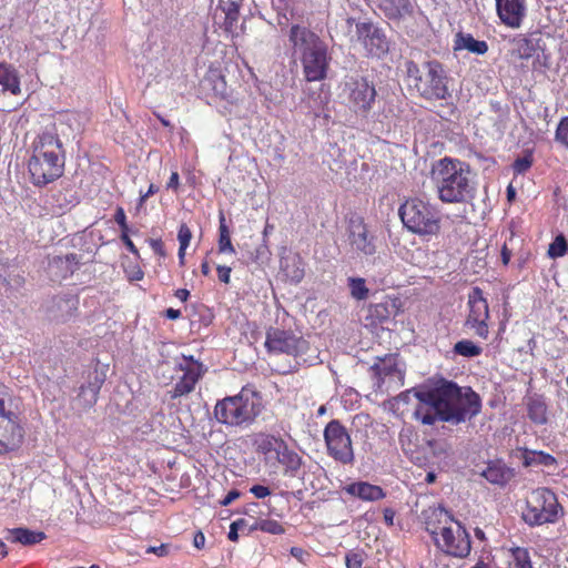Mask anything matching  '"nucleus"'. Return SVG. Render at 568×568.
<instances>
[{
    "label": "nucleus",
    "mask_w": 568,
    "mask_h": 568,
    "mask_svg": "<svg viewBox=\"0 0 568 568\" xmlns=\"http://www.w3.org/2000/svg\"><path fill=\"white\" fill-rule=\"evenodd\" d=\"M418 400L414 417L423 425H434L437 420L458 425L480 413L481 399L470 387H460L445 378L412 388Z\"/></svg>",
    "instance_id": "f257e3e1"
},
{
    "label": "nucleus",
    "mask_w": 568,
    "mask_h": 568,
    "mask_svg": "<svg viewBox=\"0 0 568 568\" xmlns=\"http://www.w3.org/2000/svg\"><path fill=\"white\" fill-rule=\"evenodd\" d=\"M437 197L447 204H465L476 194V173L469 163L445 156L435 161L430 169Z\"/></svg>",
    "instance_id": "f03ea898"
},
{
    "label": "nucleus",
    "mask_w": 568,
    "mask_h": 568,
    "mask_svg": "<svg viewBox=\"0 0 568 568\" xmlns=\"http://www.w3.org/2000/svg\"><path fill=\"white\" fill-rule=\"evenodd\" d=\"M29 172L33 184L45 185L59 179L64 171V150L55 125L47 126L32 145Z\"/></svg>",
    "instance_id": "7ed1b4c3"
},
{
    "label": "nucleus",
    "mask_w": 568,
    "mask_h": 568,
    "mask_svg": "<svg viewBox=\"0 0 568 568\" xmlns=\"http://www.w3.org/2000/svg\"><path fill=\"white\" fill-rule=\"evenodd\" d=\"M425 528L438 549L456 558L470 554V537L460 524L443 507H432L425 513Z\"/></svg>",
    "instance_id": "20e7f679"
},
{
    "label": "nucleus",
    "mask_w": 568,
    "mask_h": 568,
    "mask_svg": "<svg viewBox=\"0 0 568 568\" xmlns=\"http://www.w3.org/2000/svg\"><path fill=\"white\" fill-rule=\"evenodd\" d=\"M288 41L294 53L300 57L305 80H324L331 61L327 44L315 32L301 24L290 28Z\"/></svg>",
    "instance_id": "39448f33"
},
{
    "label": "nucleus",
    "mask_w": 568,
    "mask_h": 568,
    "mask_svg": "<svg viewBox=\"0 0 568 568\" xmlns=\"http://www.w3.org/2000/svg\"><path fill=\"white\" fill-rule=\"evenodd\" d=\"M262 410V399L257 393L243 388L237 395L219 400L214 417L227 426L252 424Z\"/></svg>",
    "instance_id": "423d86ee"
},
{
    "label": "nucleus",
    "mask_w": 568,
    "mask_h": 568,
    "mask_svg": "<svg viewBox=\"0 0 568 568\" xmlns=\"http://www.w3.org/2000/svg\"><path fill=\"white\" fill-rule=\"evenodd\" d=\"M20 398L0 382V455L14 450L23 439Z\"/></svg>",
    "instance_id": "0eeeda50"
},
{
    "label": "nucleus",
    "mask_w": 568,
    "mask_h": 568,
    "mask_svg": "<svg viewBox=\"0 0 568 568\" xmlns=\"http://www.w3.org/2000/svg\"><path fill=\"white\" fill-rule=\"evenodd\" d=\"M407 77L410 84L426 100H445L450 97L447 78L440 63L425 62L418 67L415 62L406 63Z\"/></svg>",
    "instance_id": "6e6552de"
},
{
    "label": "nucleus",
    "mask_w": 568,
    "mask_h": 568,
    "mask_svg": "<svg viewBox=\"0 0 568 568\" xmlns=\"http://www.w3.org/2000/svg\"><path fill=\"white\" fill-rule=\"evenodd\" d=\"M404 226L419 236H434L440 231L439 212L428 202L419 199L407 200L399 207Z\"/></svg>",
    "instance_id": "1a4fd4ad"
},
{
    "label": "nucleus",
    "mask_w": 568,
    "mask_h": 568,
    "mask_svg": "<svg viewBox=\"0 0 568 568\" xmlns=\"http://www.w3.org/2000/svg\"><path fill=\"white\" fill-rule=\"evenodd\" d=\"M565 514L554 491L546 487L534 489L526 498L523 520L530 527L557 523Z\"/></svg>",
    "instance_id": "9d476101"
},
{
    "label": "nucleus",
    "mask_w": 568,
    "mask_h": 568,
    "mask_svg": "<svg viewBox=\"0 0 568 568\" xmlns=\"http://www.w3.org/2000/svg\"><path fill=\"white\" fill-rule=\"evenodd\" d=\"M343 93L351 110L366 118L376 101V89L365 77H351L344 82Z\"/></svg>",
    "instance_id": "9b49d317"
},
{
    "label": "nucleus",
    "mask_w": 568,
    "mask_h": 568,
    "mask_svg": "<svg viewBox=\"0 0 568 568\" xmlns=\"http://www.w3.org/2000/svg\"><path fill=\"white\" fill-rule=\"evenodd\" d=\"M324 439L331 457L345 465L353 464L354 450L352 439L347 429L339 420L333 419L326 425Z\"/></svg>",
    "instance_id": "f8f14e48"
},
{
    "label": "nucleus",
    "mask_w": 568,
    "mask_h": 568,
    "mask_svg": "<svg viewBox=\"0 0 568 568\" xmlns=\"http://www.w3.org/2000/svg\"><path fill=\"white\" fill-rule=\"evenodd\" d=\"M109 365L95 364L92 372H89L85 383L79 387L78 395L72 403L79 412L91 409L98 402V396L102 385L106 379Z\"/></svg>",
    "instance_id": "ddd939ff"
},
{
    "label": "nucleus",
    "mask_w": 568,
    "mask_h": 568,
    "mask_svg": "<svg viewBox=\"0 0 568 568\" xmlns=\"http://www.w3.org/2000/svg\"><path fill=\"white\" fill-rule=\"evenodd\" d=\"M356 39L363 45L366 54L382 58L389 51V41L384 30L372 22H357L355 24Z\"/></svg>",
    "instance_id": "4468645a"
},
{
    "label": "nucleus",
    "mask_w": 568,
    "mask_h": 568,
    "mask_svg": "<svg viewBox=\"0 0 568 568\" xmlns=\"http://www.w3.org/2000/svg\"><path fill=\"white\" fill-rule=\"evenodd\" d=\"M265 346L268 352L284 353L294 357H301L308 349L307 341L280 328L267 331Z\"/></svg>",
    "instance_id": "2eb2a0df"
},
{
    "label": "nucleus",
    "mask_w": 568,
    "mask_h": 568,
    "mask_svg": "<svg viewBox=\"0 0 568 568\" xmlns=\"http://www.w3.org/2000/svg\"><path fill=\"white\" fill-rule=\"evenodd\" d=\"M469 314L465 321V326L475 331L476 335L486 339L489 334L487 321L489 318V308L484 293L479 287H473L468 294Z\"/></svg>",
    "instance_id": "dca6fc26"
},
{
    "label": "nucleus",
    "mask_w": 568,
    "mask_h": 568,
    "mask_svg": "<svg viewBox=\"0 0 568 568\" xmlns=\"http://www.w3.org/2000/svg\"><path fill=\"white\" fill-rule=\"evenodd\" d=\"M347 232L349 246L358 256H372L376 253V237L362 217H352Z\"/></svg>",
    "instance_id": "f3484780"
},
{
    "label": "nucleus",
    "mask_w": 568,
    "mask_h": 568,
    "mask_svg": "<svg viewBox=\"0 0 568 568\" xmlns=\"http://www.w3.org/2000/svg\"><path fill=\"white\" fill-rule=\"evenodd\" d=\"M372 371L378 379V387L388 383V386H402L404 384V371L399 365L398 355L388 354L372 366Z\"/></svg>",
    "instance_id": "a211bd4d"
},
{
    "label": "nucleus",
    "mask_w": 568,
    "mask_h": 568,
    "mask_svg": "<svg viewBox=\"0 0 568 568\" xmlns=\"http://www.w3.org/2000/svg\"><path fill=\"white\" fill-rule=\"evenodd\" d=\"M183 376L176 382L174 387L169 392L172 399L185 396L194 390L196 383L202 378L206 368L200 362L179 364Z\"/></svg>",
    "instance_id": "6ab92c4d"
},
{
    "label": "nucleus",
    "mask_w": 568,
    "mask_h": 568,
    "mask_svg": "<svg viewBox=\"0 0 568 568\" xmlns=\"http://www.w3.org/2000/svg\"><path fill=\"white\" fill-rule=\"evenodd\" d=\"M496 12L501 23L511 29L521 27L526 17L525 0H495Z\"/></svg>",
    "instance_id": "aec40b11"
},
{
    "label": "nucleus",
    "mask_w": 568,
    "mask_h": 568,
    "mask_svg": "<svg viewBox=\"0 0 568 568\" xmlns=\"http://www.w3.org/2000/svg\"><path fill=\"white\" fill-rule=\"evenodd\" d=\"M480 475L490 484L506 486L516 475L515 469L508 467L503 460H489Z\"/></svg>",
    "instance_id": "412c9836"
},
{
    "label": "nucleus",
    "mask_w": 568,
    "mask_h": 568,
    "mask_svg": "<svg viewBox=\"0 0 568 568\" xmlns=\"http://www.w3.org/2000/svg\"><path fill=\"white\" fill-rule=\"evenodd\" d=\"M273 458L284 466V474L291 477H295L302 466L301 456L291 449L284 440L281 446L277 447Z\"/></svg>",
    "instance_id": "4be33fe9"
},
{
    "label": "nucleus",
    "mask_w": 568,
    "mask_h": 568,
    "mask_svg": "<svg viewBox=\"0 0 568 568\" xmlns=\"http://www.w3.org/2000/svg\"><path fill=\"white\" fill-rule=\"evenodd\" d=\"M379 9L389 20H402L414 12L410 0H379Z\"/></svg>",
    "instance_id": "5701e85b"
},
{
    "label": "nucleus",
    "mask_w": 568,
    "mask_h": 568,
    "mask_svg": "<svg viewBox=\"0 0 568 568\" xmlns=\"http://www.w3.org/2000/svg\"><path fill=\"white\" fill-rule=\"evenodd\" d=\"M528 418L536 425H545L548 422V406L545 397L534 394L526 400Z\"/></svg>",
    "instance_id": "b1692460"
},
{
    "label": "nucleus",
    "mask_w": 568,
    "mask_h": 568,
    "mask_svg": "<svg viewBox=\"0 0 568 568\" xmlns=\"http://www.w3.org/2000/svg\"><path fill=\"white\" fill-rule=\"evenodd\" d=\"M79 266L77 254L54 256L49 263V270L58 278H67L74 273Z\"/></svg>",
    "instance_id": "393cba45"
},
{
    "label": "nucleus",
    "mask_w": 568,
    "mask_h": 568,
    "mask_svg": "<svg viewBox=\"0 0 568 568\" xmlns=\"http://www.w3.org/2000/svg\"><path fill=\"white\" fill-rule=\"evenodd\" d=\"M345 490L347 494L367 501L379 500L385 496L379 486L366 481L353 483Z\"/></svg>",
    "instance_id": "a878e982"
},
{
    "label": "nucleus",
    "mask_w": 568,
    "mask_h": 568,
    "mask_svg": "<svg viewBox=\"0 0 568 568\" xmlns=\"http://www.w3.org/2000/svg\"><path fill=\"white\" fill-rule=\"evenodd\" d=\"M281 270L292 283H300L304 277V262L297 254L281 258Z\"/></svg>",
    "instance_id": "bb28decb"
},
{
    "label": "nucleus",
    "mask_w": 568,
    "mask_h": 568,
    "mask_svg": "<svg viewBox=\"0 0 568 568\" xmlns=\"http://www.w3.org/2000/svg\"><path fill=\"white\" fill-rule=\"evenodd\" d=\"M399 312V302L396 298H385L384 301L371 305L369 314L373 318L383 323L390 317H395Z\"/></svg>",
    "instance_id": "cd10ccee"
},
{
    "label": "nucleus",
    "mask_w": 568,
    "mask_h": 568,
    "mask_svg": "<svg viewBox=\"0 0 568 568\" xmlns=\"http://www.w3.org/2000/svg\"><path fill=\"white\" fill-rule=\"evenodd\" d=\"M9 536L6 538L12 542H20L22 545L31 546L39 544L45 538L44 532L33 531L27 528H14L8 530Z\"/></svg>",
    "instance_id": "c85d7f7f"
},
{
    "label": "nucleus",
    "mask_w": 568,
    "mask_h": 568,
    "mask_svg": "<svg viewBox=\"0 0 568 568\" xmlns=\"http://www.w3.org/2000/svg\"><path fill=\"white\" fill-rule=\"evenodd\" d=\"M455 50H467L475 54H485L488 51V44L486 41L476 40L469 33H458L455 40Z\"/></svg>",
    "instance_id": "c756f323"
},
{
    "label": "nucleus",
    "mask_w": 568,
    "mask_h": 568,
    "mask_svg": "<svg viewBox=\"0 0 568 568\" xmlns=\"http://www.w3.org/2000/svg\"><path fill=\"white\" fill-rule=\"evenodd\" d=\"M0 85L2 91H9L14 95L20 93V81L13 67L0 63Z\"/></svg>",
    "instance_id": "7c9ffc66"
},
{
    "label": "nucleus",
    "mask_w": 568,
    "mask_h": 568,
    "mask_svg": "<svg viewBox=\"0 0 568 568\" xmlns=\"http://www.w3.org/2000/svg\"><path fill=\"white\" fill-rule=\"evenodd\" d=\"M219 233V252L222 254L235 253V248L231 241V232L226 225L225 216L223 213L220 214Z\"/></svg>",
    "instance_id": "2f4dec72"
},
{
    "label": "nucleus",
    "mask_w": 568,
    "mask_h": 568,
    "mask_svg": "<svg viewBox=\"0 0 568 568\" xmlns=\"http://www.w3.org/2000/svg\"><path fill=\"white\" fill-rule=\"evenodd\" d=\"M347 287L349 295L356 301H365L369 295V290L366 286V280L363 277L349 276L347 278Z\"/></svg>",
    "instance_id": "473e14b6"
},
{
    "label": "nucleus",
    "mask_w": 568,
    "mask_h": 568,
    "mask_svg": "<svg viewBox=\"0 0 568 568\" xmlns=\"http://www.w3.org/2000/svg\"><path fill=\"white\" fill-rule=\"evenodd\" d=\"M283 439L280 437L266 435L262 436L257 442V450L265 455L266 458H273L277 447L281 446Z\"/></svg>",
    "instance_id": "72a5a7b5"
},
{
    "label": "nucleus",
    "mask_w": 568,
    "mask_h": 568,
    "mask_svg": "<svg viewBox=\"0 0 568 568\" xmlns=\"http://www.w3.org/2000/svg\"><path fill=\"white\" fill-rule=\"evenodd\" d=\"M453 351L457 355L470 358L479 356L483 352V348L470 339H462L454 345Z\"/></svg>",
    "instance_id": "f704fd0d"
},
{
    "label": "nucleus",
    "mask_w": 568,
    "mask_h": 568,
    "mask_svg": "<svg viewBox=\"0 0 568 568\" xmlns=\"http://www.w3.org/2000/svg\"><path fill=\"white\" fill-rule=\"evenodd\" d=\"M509 568H532L530 556L526 548L516 547L511 549Z\"/></svg>",
    "instance_id": "c9c22d12"
},
{
    "label": "nucleus",
    "mask_w": 568,
    "mask_h": 568,
    "mask_svg": "<svg viewBox=\"0 0 568 568\" xmlns=\"http://www.w3.org/2000/svg\"><path fill=\"white\" fill-rule=\"evenodd\" d=\"M556 463L555 457L544 452H531L528 455H525L524 465H544V466H552Z\"/></svg>",
    "instance_id": "e433bc0d"
},
{
    "label": "nucleus",
    "mask_w": 568,
    "mask_h": 568,
    "mask_svg": "<svg viewBox=\"0 0 568 568\" xmlns=\"http://www.w3.org/2000/svg\"><path fill=\"white\" fill-rule=\"evenodd\" d=\"M252 529H260L273 535H281L285 531L283 526L273 519H260L254 524Z\"/></svg>",
    "instance_id": "4c0bfd02"
},
{
    "label": "nucleus",
    "mask_w": 568,
    "mask_h": 568,
    "mask_svg": "<svg viewBox=\"0 0 568 568\" xmlns=\"http://www.w3.org/2000/svg\"><path fill=\"white\" fill-rule=\"evenodd\" d=\"M568 248L566 239L562 234L555 237V240L549 244L548 255L551 258L561 257L566 254Z\"/></svg>",
    "instance_id": "58836bf2"
},
{
    "label": "nucleus",
    "mask_w": 568,
    "mask_h": 568,
    "mask_svg": "<svg viewBox=\"0 0 568 568\" xmlns=\"http://www.w3.org/2000/svg\"><path fill=\"white\" fill-rule=\"evenodd\" d=\"M516 44H517V51H518V54L520 58L523 59H529L534 51H535V47L531 42V40L527 39V38H519L516 40Z\"/></svg>",
    "instance_id": "ea45409f"
},
{
    "label": "nucleus",
    "mask_w": 568,
    "mask_h": 568,
    "mask_svg": "<svg viewBox=\"0 0 568 568\" xmlns=\"http://www.w3.org/2000/svg\"><path fill=\"white\" fill-rule=\"evenodd\" d=\"M555 139L568 148V116L562 118L557 125Z\"/></svg>",
    "instance_id": "a19ab883"
},
{
    "label": "nucleus",
    "mask_w": 568,
    "mask_h": 568,
    "mask_svg": "<svg viewBox=\"0 0 568 568\" xmlns=\"http://www.w3.org/2000/svg\"><path fill=\"white\" fill-rule=\"evenodd\" d=\"M364 554L362 551H349L345 556L346 568H362Z\"/></svg>",
    "instance_id": "79ce46f5"
},
{
    "label": "nucleus",
    "mask_w": 568,
    "mask_h": 568,
    "mask_svg": "<svg viewBox=\"0 0 568 568\" xmlns=\"http://www.w3.org/2000/svg\"><path fill=\"white\" fill-rule=\"evenodd\" d=\"M532 164L531 154H526L521 158H517L513 164V169L515 173L523 174L525 173Z\"/></svg>",
    "instance_id": "37998d69"
},
{
    "label": "nucleus",
    "mask_w": 568,
    "mask_h": 568,
    "mask_svg": "<svg viewBox=\"0 0 568 568\" xmlns=\"http://www.w3.org/2000/svg\"><path fill=\"white\" fill-rule=\"evenodd\" d=\"M192 239V232L186 224H182L179 229L178 240L182 250H186Z\"/></svg>",
    "instance_id": "c03bdc74"
},
{
    "label": "nucleus",
    "mask_w": 568,
    "mask_h": 568,
    "mask_svg": "<svg viewBox=\"0 0 568 568\" xmlns=\"http://www.w3.org/2000/svg\"><path fill=\"white\" fill-rule=\"evenodd\" d=\"M270 250L265 243V240L262 244H260L255 250V255L253 256V260L258 263H264L270 257Z\"/></svg>",
    "instance_id": "a18cd8bd"
},
{
    "label": "nucleus",
    "mask_w": 568,
    "mask_h": 568,
    "mask_svg": "<svg viewBox=\"0 0 568 568\" xmlns=\"http://www.w3.org/2000/svg\"><path fill=\"white\" fill-rule=\"evenodd\" d=\"M171 546L169 544H162L160 546H150L146 549V554H154L159 557H165L170 554Z\"/></svg>",
    "instance_id": "49530a36"
},
{
    "label": "nucleus",
    "mask_w": 568,
    "mask_h": 568,
    "mask_svg": "<svg viewBox=\"0 0 568 568\" xmlns=\"http://www.w3.org/2000/svg\"><path fill=\"white\" fill-rule=\"evenodd\" d=\"M250 491L258 499L265 498L266 496L271 495L270 488L262 485H254L253 487H251Z\"/></svg>",
    "instance_id": "de8ad7c7"
},
{
    "label": "nucleus",
    "mask_w": 568,
    "mask_h": 568,
    "mask_svg": "<svg viewBox=\"0 0 568 568\" xmlns=\"http://www.w3.org/2000/svg\"><path fill=\"white\" fill-rule=\"evenodd\" d=\"M428 446L432 447L434 455H447V446L446 444L438 443L436 440H429Z\"/></svg>",
    "instance_id": "09e8293b"
},
{
    "label": "nucleus",
    "mask_w": 568,
    "mask_h": 568,
    "mask_svg": "<svg viewBox=\"0 0 568 568\" xmlns=\"http://www.w3.org/2000/svg\"><path fill=\"white\" fill-rule=\"evenodd\" d=\"M217 270V273H219V278L221 282L225 283V284H229L230 283V276H231V267L229 266H224V265H219L216 267Z\"/></svg>",
    "instance_id": "8fccbe9b"
},
{
    "label": "nucleus",
    "mask_w": 568,
    "mask_h": 568,
    "mask_svg": "<svg viewBox=\"0 0 568 568\" xmlns=\"http://www.w3.org/2000/svg\"><path fill=\"white\" fill-rule=\"evenodd\" d=\"M150 246L154 251L155 254L163 256L164 255V247L161 240H149Z\"/></svg>",
    "instance_id": "3c124183"
},
{
    "label": "nucleus",
    "mask_w": 568,
    "mask_h": 568,
    "mask_svg": "<svg viewBox=\"0 0 568 568\" xmlns=\"http://www.w3.org/2000/svg\"><path fill=\"white\" fill-rule=\"evenodd\" d=\"M114 221L119 226H125L126 216L122 207H118L114 214Z\"/></svg>",
    "instance_id": "603ef678"
},
{
    "label": "nucleus",
    "mask_w": 568,
    "mask_h": 568,
    "mask_svg": "<svg viewBox=\"0 0 568 568\" xmlns=\"http://www.w3.org/2000/svg\"><path fill=\"white\" fill-rule=\"evenodd\" d=\"M121 240L122 242L124 243V245L126 246V248L134 255H138L139 252H138V248L136 246L134 245V243L131 241V239L129 237L128 234H121Z\"/></svg>",
    "instance_id": "864d4df0"
},
{
    "label": "nucleus",
    "mask_w": 568,
    "mask_h": 568,
    "mask_svg": "<svg viewBox=\"0 0 568 568\" xmlns=\"http://www.w3.org/2000/svg\"><path fill=\"white\" fill-rule=\"evenodd\" d=\"M180 185V176L178 172H172L169 182L166 183L168 189L178 190Z\"/></svg>",
    "instance_id": "5fc2aeb1"
},
{
    "label": "nucleus",
    "mask_w": 568,
    "mask_h": 568,
    "mask_svg": "<svg viewBox=\"0 0 568 568\" xmlns=\"http://www.w3.org/2000/svg\"><path fill=\"white\" fill-rule=\"evenodd\" d=\"M239 497H240V493L237 490L233 489V490L227 493V495L223 498L221 504L223 506H227L231 503H233L235 499H237Z\"/></svg>",
    "instance_id": "6e6d98bb"
},
{
    "label": "nucleus",
    "mask_w": 568,
    "mask_h": 568,
    "mask_svg": "<svg viewBox=\"0 0 568 568\" xmlns=\"http://www.w3.org/2000/svg\"><path fill=\"white\" fill-rule=\"evenodd\" d=\"M205 544V536L202 531H197L193 538V545L197 549H202Z\"/></svg>",
    "instance_id": "4d7b16f0"
},
{
    "label": "nucleus",
    "mask_w": 568,
    "mask_h": 568,
    "mask_svg": "<svg viewBox=\"0 0 568 568\" xmlns=\"http://www.w3.org/2000/svg\"><path fill=\"white\" fill-rule=\"evenodd\" d=\"M239 524H231L230 526V531H229V539L232 540V541H236L237 538H239Z\"/></svg>",
    "instance_id": "13d9d810"
},
{
    "label": "nucleus",
    "mask_w": 568,
    "mask_h": 568,
    "mask_svg": "<svg viewBox=\"0 0 568 568\" xmlns=\"http://www.w3.org/2000/svg\"><path fill=\"white\" fill-rule=\"evenodd\" d=\"M175 296L181 301V302H186L189 296H190V292L185 288H179L178 291H175Z\"/></svg>",
    "instance_id": "bf43d9fd"
},
{
    "label": "nucleus",
    "mask_w": 568,
    "mask_h": 568,
    "mask_svg": "<svg viewBox=\"0 0 568 568\" xmlns=\"http://www.w3.org/2000/svg\"><path fill=\"white\" fill-rule=\"evenodd\" d=\"M165 316L170 320H178L181 317V311L174 308H168L165 311Z\"/></svg>",
    "instance_id": "052dcab7"
},
{
    "label": "nucleus",
    "mask_w": 568,
    "mask_h": 568,
    "mask_svg": "<svg viewBox=\"0 0 568 568\" xmlns=\"http://www.w3.org/2000/svg\"><path fill=\"white\" fill-rule=\"evenodd\" d=\"M510 251H508V248L506 247V245H504L503 250H501V260H503V263L504 264H508L509 260H510Z\"/></svg>",
    "instance_id": "680f3d73"
},
{
    "label": "nucleus",
    "mask_w": 568,
    "mask_h": 568,
    "mask_svg": "<svg viewBox=\"0 0 568 568\" xmlns=\"http://www.w3.org/2000/svg\"><path fill=\"white\" fill-rule=\"evenodd\" d=\"M236 19H237V10L236 9L230 10L226 14L227 23L232 24V22L236 21Z\"/></svg>",
    "instance_id": "e2e57ef3"
},
{
    "label": "nucleus",
    "mask_w": 568,
    "mask_h": 568,
    "mask_svg": "<svg viewBox=\"0 0 568 568\" xmlns=\"http://www.w3.org/2000/svg\"><path fill=\"white\" fill-rule=\"evenodd\" d=\"M155 191H156L155 186H154L153 184H151V185L149 186L148 192L141 196V202H144V201H145L150 195H152L153 193H155Z\"/></svg>",
    "instance_id": "0e129e2a"
},
{
    "label": "nucleus",
    "mask_w": 568,
    "mask_h": 568,
    "mask_svg": "<svg viewBox=\"0 0 568 568\" xmlns=\"http://www.w3.org/2000/svg\"><path fill=\"white\" fill-rule=\"evenodd\" d=\"M210 265H209V262H203L202 265H201V272L203 273V275L207 276L210 274Z\"/></svg>",
    "instance_id": "69168bd1"
},
{
    "label": "nucleus",
    "mask_w": 568,
    "mask_h": 568,
    "mask_svg": "<svg viewBox=\"0 0 568 568\" xmlns=\"http://www.w3.org/2000/svg\"><path fill=\"white\" fill-rule=\"evenodd\" d=\"M185 251L186 250H182V246L179 247L178 255L181 264H184Z\"/></svg>",
    "instance_id": "338daca9"
},
{
    "label": "nucleus",
    "mask_w": 568,
    "mask_h": 568,
    "mask_svg": "<svg viewBox=\"0 0 568 568\" xmlns=\"http://www.w3.org/2000/svg\"><path fill=\"white\" fill-rule=\"evenodd\" d=\"M507 197L509 201L515 197V190L510 185L507 187Z\"/></svg>",
    "instance_id": "774afa93"
}]
</instances>
